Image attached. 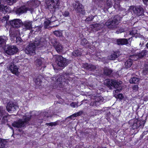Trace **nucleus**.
I'll use <instances>...</instances> for the list:
<instances>
[{"mask_svg": "<svg viewBox=\"0 0 148 148\" xmlns=\"http://www.w3.org/2000/svg\"><path fill=\"white\" fill-rule=\"evenodd\" d=\"M18 108L17 106L14 102L10 101L8 103L6 107L7 110L10 112L11 111H14Z\"/></svg>", "mask_w": 148, "mask_h": 148, "instance_id": "9b49d317", "label": "nucleus"}, {"mask_svg": "<svg viewBox=\"0 0 148 148\" xmlns=\"http://www.w3.org/2000/svg\"><path fill=\"white\" fill-rule=\"evenodd\" d=\"M135 60H136V59L133 58ZM133 58L132 59H129L126 61L125 63V68L127 69L130 67L132 66L133 63Z\"/></svg>", "mask_w": 148, "mask_h": 148, "instance_id": "5701e85b", "label": "nucleus"}, {"mask_svg": "<svg viewBox=\"0 0 148 148\" xmlns=\"http://www.w3.org/2000/svg\"><path fill=\"white\" fill-rule=\"evenodd\" d=\"M9 17L8 16H4L3 17L2 19V22L6 21V22H7V21L8 20Z\"/></svg>", "mask_w": 148, "mask_h": 148, "instance_id": "6e6d98bb", "label": "nucleus"}, {"mask_svg": "<svg viewBox=\"0 0 148 148\" xmlns=\"http://www.w3.org/2000/svg\"><path fill=\"white\" fill-rule=\"evenodd\" d=\"M29 10V8L24 5L17 8L16 10V13L17 14L20 15L23 13H26L27 11Z\"/></svg>", "mask_w": 148, "mask_h": 148, "instance_id": "2eb2a0df", "label": "nucleus"}, {"mask_svg": "<svg viewBox=\"0 0 148 148\" xmlns=\"http://www.w3.org/2000/svg\"><path fill=\"white\" fill-rule=\"evenodd\" d=\"M119 17L118 15L112 17L110 19H109L105 23V25L108 28L113 29L116 27V26L119 23L118 20Z\"/></svg>", "mask_w": 148, "mask_h": 148, "instance_id": "20e7f679", "label": "nucleus"}, {"mask_svg": "<svg viewBox=\"0 0 148 148\" xmlns=\"http://www.w3.org/2000/svg\"><path fill=\"white\" fill-rule=\"evenodd\" d=\"M14 62L13 63L10 64L9 66V69L13 73L16 75L18 74V67L16 65H15Z\"/></svg>", "mask_w": 148, "mask_h": 148, "instance_id": "a211bd4d", "label": "nucleus"}, {"mask_svg": "<svg viewBox=\"0 0 148 148\" xmlns=\"http://www.w3.org/2000/svg\"><path fill=\"white\" fill-rule=\"evenodd\" d=\"M117 97L118 99H122L124 98V96L122 94H119L117 95Z\"/></svg>", "mask_w": 148, "mask_h": 148, "instance_id": "5fc2aeb1", "label": "nucleus"}, {"mask_svg": "<svg viewBox=\"0 0 148 148\" xmlns=\"http://www.w3.org/2000/svg\"><path fill=\"white\" fill-rule=\"evenodd\" d=\"M10 23L13 27L18 28L21 25L22 21L19 19H16L11 21Z\"/></svg>", "mask_w": 148, "mask_h": 148, "instance_id": "f8f14e48", "label": "nucleus"}, {"mask_svg": "<svg viewBox=\"0 0 148 148\" xmlns=\"http://www.w3.org/2000/svg\"><path fill=\"white\" fill-rule=\"evenodd\" d=\"M59 123L60 121H57L53 122L47 123L46 124V125H47L50 126H56L57 125H59Z\"/></svg>", "mask_w": 148, "mask_h": 148, "instance_id": "7c9ffc66", "label": "nucleus"}, {"mask_svg": "<svg viewBox=\"0 0 148 148\" xmlns=\"http://www.w3.org/2000/svg\"><path fill=\"white\" fill-rule=\"evenodd\" d=\"M42 64V61L40 59H38L35 61V64L37 66H40Z\"/></svg>", "mask_w": 148, "mask_h": 148, "instance_id": "49530a36", "label": "nucleus"}, {"mask_svg": "<svg viewBox=\"0 0 148 148\" xmlns=\"http://www.w3.org/2000/svg\"><path fill=\"white\" fill-rule=\"evenodd\" d=\"M139 81V79L136 77H132L130 80V82L131 84H137Z\"/></svg>", "mask_w": 148, "mask_h": 148, "instance_id": "c85d7f7f", "label": "nucleus"}, {"mask_svg": "<svg viewBox=\"0 0 148 148\" xmlns=\"http://www.w3.org/2000/svg\"><path fill=\"white\" fill-rule=\"evenodd\" d=\"M51 4L48 6L50 9H53V11L55 12V9L58 8L59 4V0H51Z\"/></svg>", "mask_w": 148, "mask_h": 148, "instance_id": "dca6fc26", "label": "nucleus"}, {"mask_svg": "<svg viewBox=\"0 0 148 148\" xmlns=\"http://www.w3.org/2000/svg\"><path fill=\"white\" fill-rule=\"evenodd\" d=\"M114 8L116 10H119L121 9L120 5L119 3V2H115L114 5Z\"/></svg>", "mask_w": 148, "mask_h": 148, "instance_id": "f704fd0d", "label": "nucleus"}, {"mask_svg": "<svg viewBox=\"0 0 148 148\" xmlns=\"http://www.w3.org/2000/svg\"><path fill=\"white\" fill-rule=\"evenodd\" d=\"M148 52V51L146 50H142L140 53H137L136 55L132 56L131 57L132 58H134L135 57H136V59L138 58H142L143 57L145 56Z\"/></svg>", "mask_w": 148, "mask_h": 148, "instance_id": "f3484780", "label": "nucleus"}, {"mask_svg": "<svg viewBox=\"0 0 148 148\" xmlns=\"http://www.w3.org/2000/svg\"><path fill=\"white\" fill-rule=\"evenodd\" d=\"M51 23L48 20L47 21H46L45 23L44 27L46 28H48L49 25Z\"/></svg>", "mask_w": 148, "mask_h": 148, "instance_id": "603ef678", "label": "nucleus"}, {"mask_svg": "<svg viewBox=\"0 0 148 148\" xmlns=\"http://www.w3.org/2000/svg\"><path fill=\"white\" fill-rule=\"evenodd\" d=\"M9 9H8V7L6 6H4L3 8H2L1 9V11H0V12H2V13L5 14V13H6L7 12H8V10Z\"/></svg>", "mask_w": 148, "mask_h": 148, "instance_id": "c03bdc74", "label": "nucleus"}, {"mask_svg": "<svg viewBox=\"0 0 148 148\" xmlns=\"http://www.w3.org/2000/svg\"><path fill=\"white\" fill-rule=\"evenodd\" d=\"M83 66L84 68L90 71H94L96 68L95 66L91 64H88V63L84 64Z\"/></svg>", "mask_w": 148, "mask_h": 148, "instance_id": "6ab92c4d", "label": "nucleus"}, {"mask_svg": "<svg viewBox=\"0 0 148 148\" xmlns=\"http://www.w3.org/2000/svg\"><path fill=\"white\" fill-rule=\"evenodd\" d=\"M47 42L42 38L37 37L33 43H29L25 50V53L30 55H34L36 48H40L41 49L48 50Z\"/></svg>", "mask_w": 148, "mask_h": 148, "instance_id": "f257e3e1", "label": "nucleus"}, {"mask_svg": "<svg viewBox=\"0 0 148 148\" xmlns=\"http://www.w3.org/2000/svg\"><path fill=\"white\" fill-rule=\"evenodd\" d=\"M143 1L145 4L148 5V0H143Z\"/></svg>", "mask_w": 148, "mask_h": 148, "instance_id": "bf43d9fd", "label": "nucleus"}, {"mask_svg": "<svg viewBox=\"0 0 148 148\" xmlns=\"http://www.w3.org/2000/svg\"><path fill=\"white\" fill-rule=\"evenodd\" d=\"M90 106H95V104H93V102H91L90 104Z\"/></svg>", "mask_w": 148, "mask_h": 148, "instance_id": "338daca9", "label": "nucleus"}, {"mask_svg": "<svg viewBox=\"0 0 148 148\" xmlns=\"http://www.w3.org/2000/svg\"><path fill=\"white\" fill-rule=\"evenodd\" d=\"M95 16H93L92 15H90L88 17L86 18L85 21H92Z\"/></svg>", "mask_w": 148, "mask_h": 148, "instance_id": "4c0bfd02", "label": "nucleus"}, {"mask_svg": "<svg viewBox=\"0 0 148 148\" xmlns=\"http://www.w3.org/2000/svg\"><path fill=\"white\" fill-rule=\"evenodd\" d=\"M112 72V70L111 69L108 68H105L104 70V74L106 75H110Z\"/></svg>", "mask_w": 148, "mask_h": 148, "instance_id": "cd10ccee", "label": "nucleus"}, {"mask_svg": "<svg viewBox=\"0 0 148 148\" xmlns=\"http://www.w3.org/2000/svg\"><path fill=\"white\" fill-rule=\"evenodd\" d=\"M106 5L108 8H110L113 5L112 2L111 1L108 0L106 2Z\"/></svg>", "mask_w": 148, "mask_h": 148, "instance_id": "de8ad7c7", "label": "nucleus"}, {"mask_svg": "<svg viewBox=\"0 0 148 148\" xmlns=\"http://www.w3.org/2000/svg\"><path fill=\"white\" fill-rule=\"evenodd\" d=\"M121 0H114V2H118V1H119Z\"/></svg>", "mask_w": 148, "mask_h": 148, "instance_id": "69168bd1", "label": "nucleus"}, {"mask_svg": "<svg viewBox=\"0 0 148 148\" xmlns=\"http://www.w3.org/2000/svg\"><path fill=\"white\" fill-rule=\"evenodd\" d=\"M50 42L51 43L52 45L54 47L58 44H59V42H58L56 38H51L50 39Z\"/></svg>", "mask_w": 148, "mask_h": 148, "instance_id": "473e14b6", "label": "nucleus"}, {"mask_svg": "<svg viewBox=\"0 0 148 148\" xmlns=\"http://www.w3.org/2000/svg\"><path fill=\"white\" fill-rule=\"evenodd\" d=\"M146 47L148 49V42L147 43L146 45Z\"/></svg>", "mask_w": 148, "mask_h": 148, "instance_id": "774afa93", "label": "nucleus"}, {"mask_svg": "<svg viewBox=\"0 0 148 148\" xmlns=\"http://www.w3.org/2000/svg\"><path fill=\"white\" fill-rule=\"evenodd\" d=\"M14 38L16 39V42L17 43H20L21 41V38L20 37H17L16 36Z\"/></svg>", "mask_w": 148, "mask_h": 148, "instance_id": "864d4df0", "label": "nucleus"}, {"mask_svg": "<svg viewBox=\"0 0 148 148\" xmlns=\"http://www.w3.org/2000/svg\"><path fill=\"white\" fill-rule=\"evenodd\" d=\"M91 28L93 31H97L99 30L101 28V25L98 24H95L91 26Z\"/></svg>", "mask_w": 148, "mask_h": 148, "instance_id": "393cba45", "label": "nucleus"}, {"mask_svg": "<svg viewBox=\"0 0 148 148\" xmlns=\"http://www.w3.org/2000/svg\"><path fill=\"white\" fill-rule=\"evenodd\" d=\"M89 44L88 41L85 38L83 39L81 42V45L85 46Z\"/></svg>", "mask_w": 148, "mask_h": 148, "instance_id": "ea45409f", "label": "nucleus"}, {"mask_svg": "<svg viewBox=\"0 0 148 148\" xmlns=\"http://www.w3.org/2000/svg\"><path fill=\"white\" fill-rule=\"evenodd\" d=\"M119 32V33L124 32V29L123 28H121L120 29Z\"/></svg>", "mask_w": 148, "mask_h": 148, "instance_id": "052dcab7", "label": "nucleus"}, {"mask_svg": "<svg viewBox=\"0 0 148 148\" xmlns=\"http://www.w3.org/2000/svg\"><path fill=\"white\" fill-rule=\"evenodd\" d=\"M31 117V115L23 116L22 119H19L17 121L13 123L12 125L17 128L24 127L27 124H29Z\"/></svg>", "mask_w": 148, "mask_h": 148, "instance_id": "7ed1b4c3", "label": "nucleus"}, {"mask_svg": "<svg viewBox=\"0 0 148 148\" xmlns=\"http://www.w3.org/2000/svg\"><path fill=\"white\" fill-rule=\"evenodd\" d=\"M143 44H144V43L143 42L142 43H141V42H140L139 44V45L140 46V47H141L143 45Z\"/></svg>", "mask_w": 148, "mask_h": 148, "instance_id": "0e129e2a", "label": "nucleus"}, {"mask_svg": "<svg viewBox=\"0 0 148 148\" xmlns=\"http://www.w3.org/2000/svg\"><path fill=\"white\" fill-rule=\"evenodd\" d=\"M43 79V78L42 76L40 75L38 76L36 78H34L33 80L36 85L40 86L42 81Z\"/></svg>", "mask_w": 148, "mask_h": 148, "instance_id": "aec40b11", "label": "nucleus"}, {"mask_svg": "<svg viewBox=\"0 0 148 148\" xmlns=\"http://www.w3.org/2000/svg\"><path fill=\"white\" fill-rule=\"evenodd\" d=\"M54 47L56 51L58 53L62 51L63 49L62 46L59 42V44H58Z\"/></svg>", "mask_w": 148, "mask_h": 148, "instance_id": "a878e982", "label": "nucleus"}, {"mask_svg": "<svg viewBox=\"0 0 148 148\" xmlns=\"http://www.w3.org/2000/svg\"><path fill=\"white\" fill-rule=\"evenodd\" d=\"M2 117V119L1 121V124H5L7 123L8 121V116L5 115H3Z\"/></svg>", "mask_w": 148, "mask_h": 148, "instance_id": "2f4dec72", "label": "nucleus"}, {"mask_svg": "<svg viewBox=\"0 0 148 148\" xmlns=\"http://www.w3.org/2000/svg\"><path fill=\"white\" fill-rule=\"evenodd\" d=\"M132 37L129 38L128 39L126 38H120L116 40L117 44L119 45H126L128 43V41L132 40Z\"/></svg>", "mask_w": 148, "mask_h": 148, "instance_id": "4468645a", "label": "nucleus"}, {"mask_svg": "<svg viewBox=\"0 0 148 148\" xmlns=\"http://www.w3.org/2000/svg\"><path fill=\"white\" fill-rule=\"evenodd\" d=\"M122 83L121 81H118L112 79H107L105 81L104 84L110 89L112 88L113 87L115 88H117L120 86Z\"/></svg>", "mask_w": 148, "mask_h": 148, "instance_id": "423d86ee", "label": "nucleus"}, {"mask_svg": "<svg viewBox=\"0 0 148 148\" xmlns=\"http://www.w3.org/2000/svg\"><path fill=\"white\" fill-rule=\"evenodd\" d=\"M121 90V89H120V90L119 89H116V90H115V91H114L115 92V93H116V92H119L120 90Z\"/></svg>", "mask_w": 148, "mask_h": 148, "instance_id": "680f3d73", "label": "nucleus"}, {"mask_svg": "<svg viewBox=\"0 0 148 148\" xmlns=\"http://www.w3.org/2000/svg\"><path fill=\"white\" fill-rule=\"evenodd\" d=\"M42 26H36L34 28L33 30L31 31V32H33L34 31L35 32H38L40 31L41 29Z\"/></svg>", "mask_w": 148, "mask_h": 148, "instance_id": "e433bc0d", "label": "nucleus"}, {"mask_svg": "<svg viewBox=\"0 0 148 148\" xmlns=\"http://www.w3.org/2000/svg\"><path fill=\"white\" fill-rule=\"evenodd\" d=\"M83 113V112L82 111H80L79 112H77V113H75L72 115H71L67 118H66L65 120L69 118H72V117H76L78 116H79L82 115Z\"/></svg>", "mask_w": 148, "mask_h": 148, "instance_id": "bb28decb", "label": "nucleus"}, {"mask_svg": "<svg viewBox=\"0 0 148 148\" xmlns=\"http://www.w3.org/2000/svg\"><path fill=\"white\" fill-rule=\"evenodd\" d=\"M48 21L51 23L56 21V17L53 16H52L51 18H48Z\"/></svg>", "mask_w": 148, "mask_h": 148, "instance_id": "a18cd8bd", "label": "nucleus"}, {"mask_svg": "<svg viewBox=\"0 0 148 148\" xmlns=\"http://www.w3.org/2000/svg\"><path fill=\"white\" fill-rule=\"evenodd\" d=\"M145 123V121H144L139 120L135 119L133 122V124L132 126V128L134 130L137 129L139 128H143Z\"/></svg>", "mask_w": 148, "mask_h": 148, "instance_id": "9d476101", "label": "nucleus"}, {"mask_svg": "<svg viewBox=\"0 0 148 148\" xmlns=\"http://www.w3.org/2000/svg\"><path fill=\"white\" fill-rule=\"evenodd\" d=\"M32 21H30L24 22L22 23L23 29L25 31L27 30H30L32 29Z\"/></svg>", "mask_w": 148, "mask_h": 148, "instance_id": "ddd939ff", "label": "nucleus"}, {"mask_svg": "<svg viewBox=\"0 0 148 148\" xmlns=\"http://www.w3.org/2000/svg\"><path fill=\"white\" fill-rule=\"evenodd\" d=\"M70 105L73 108L77 107H78V103L73 102L70 104Z\"/></svg>", "mask_w": 148, "mask_h": 148, "instance_id": "09e8293b", "label": "nucleus"}, {"mask_svg": "<svg viewBox=\"0 0 148 148\" xmlns=\"http://www.w3.org/2000/svg\"><path fill=\"white\" fill-rule=\"evenodd\" d=\"M54 34L57 36H61L62 35V31L61 30L55 31L53 32Z\"/></svg>", "mask_w": 148, "mask_h": 148, "instance_id": "72a5a7b5", "label": "nucleus"}, {"mask_svg": "<svg viewBox=\"0 0 148 148\" xmlns=\"http://www.w3.org/2000/svg\"><path fill=\"white\" fill-rule=\"evenodd\" d=\"M101 102V100L99 99L98 97L96 98L95 101L93 102V104H95V106H97L99 105Z\"/></svg>", "mask_w": 148, "mask_h": 148, "instance_id": "c9c22d12", "label": "nucleus"}, {"mask_svg": "<svg viewBox=\"0 0 148 148\" xmlns=\"http://www.w3.org/2000/svg\"><path fill=\"white\" fill-rule=\"evenodd\" d=\"M1 0H0V11L1 10V9L2 8V5H1ZM1 14V13H0Z\"/></svg>", "mask_w": 148, "mask_h": 148, "instance_id": "e2e57ef3", "label": "nucleus"}, {"mask_svg": "<svg viewBox=\"0 0 148 148\" xmlns=\"http://www.w3.org/2000/svg\"><path fill=\"white\" fill-rule=\"evenodd\" d=\"M39 2L37 0H32L30 2H27L28 5L31 7H36L38 5Z\"/></svg>", "mask_w": 148, "mask_h": 148, "instance_id": "412c9836", "label": "nucleus"}, {"mask_svg": "<svg viewBox=\"0 0 148 148\" xmlns=\"http://www.w3.org/2000/svg\"><path fill=\"white\" fill-rule=\"evenodd\" d=\"M130 34L134 36L137 34L138 31L134 29H132V31H130Z\"/></svg>", "mask_w": 148, "mask_h": 148, "instance_id": "37998d69", "label": "nucleus"}, {"mask_svg": "<svg viewBox=\"0 0 148 148\" xmlns=\"http://www.w3.org/2000/svg\"><path fill=\"white\" fill-rule=\"evenodd\" d=\"M41 115H42V116H44V117H48L49 116L48 115V113L47 112H43V113L41 114Z\"/></svg>", "mask_w": 148, "mask_h": 148, "instance_id": "13d9d810", "label": "nucleus"}, {"mask_svg": "<svg viewBox=\"0 0 148 148\" xmlns=\"http://www.w3.org/2000/svg\"><path fill=\"white\" fill-rule=\"evenodd\" d=\"M130 9L136 16H142L144 15L143 8L141 5L131 6L130 7Z\"/></svg>", "mask_w": 148, "mask_h": 148, "instance_id": "39448f33", "label": "nucleus"}, {"mask_svg": "<svg viewBox=\"0 0 148 148\" xmlns=\"http://www.w3.org/2000/svg\"><path fill=\"white\" fill-rule=\"evenodd\" d=\"M5 141L0 138V148H4L5 147Z\"/></svg>", "mask_w": 148, "mask_h": 148, "instance_id": "a19ab883", "label": "nucleus"}, {"mask_svg": "<svg viewBox=\"0 0 148 148\" xmlns=\"http://www.w3.org/2000/svg\"><path fill=\"white\" fill-rule=\"evenodd\" d=\"M148 71V69L147 68H145L143 70V73L144 75H146Z\"/></svg>", "mask_w": 148, "mask_h": 148, "instance_id": "4d7b16f0", "label": "nucleus"}, {"mask_svg": "<svg viewBox=\"0 0 148 148\" xmlns=\"http://www.w3.org/2000/svg\"><path fill=\"white\" fill-rule=\"evenodd\" d=\"M5 51L8 55H13L17 53L18 51V48L15 46H10L5 48Z\"/></svg>", "mask_w": 148, "mask_h": 148, "instance_id": "1a4fd4ad", "label": "nucleus"}, {"mask_svg": "<svg viewBox=\"0 0 148 148\" xmlns=\"http://www.w3.org/2000/svg\"><path fill=\"white\" fill-rule=\"evenodd\" d=\"M82 54V52L79 50H75L72 53V55L75 57L80 56Z\"/></svg>", "mask_w": 148, "mask_h": 148, "instance_id": "c756f323", "label": "nucleus"}, {"mask_svg": "<svg viewBox=\"0 0 148 148\" xmlns=\"http://www.w3.org/2000/svg\"><path fill=\"white\" fill-rule=\"evenodd\" d=\"M56 62L58 66L62 68L65 67L68 64L66 59L60 55L56 56Z\"/></svg>", "mask_w": 148, "mask_h": 148, "instance_id": "0eeeda50", "label": "nucleus"}, {"mask_svg": "<svg viewBox=\"0 0 148 148\" xmlns=\"http://www.w3.org/2000/svg\"><path fill=\"white\" fill-rule=\"evenodd\" d=\"M8 40L7 37L5 36H0V47L4 46L5 41Z\"/></svg>", "mask_w": 148, "mask_h": 148, "instance_id": "4be33fe9", "label": "nucleus"}, {"mask_svg": "<svg viewBox=\"0 0 148 148\" xmlns=\"http://www.w3.org/2000/svg\"><path fill=\"white\" fill-rule=\"evenodd\" d=\"M72 5L77 12L83 15L85 14V12L84 9V7L79 1H75L74 2Z\"/></svg>", "mask_w": 148, "mask_h": 148, "instance_id": "6e6552de", "label": "nucleus"}, {"mask_svg": "<svg viewBox=\"0 0 148 148\" xmlns=\"http://www.w3.org/2000/svg\"><path fill=\"white\" fill-rule=\"evenodd\" d=\"M15 32V31L11 29H10L9 32L10 36L11 37L15 38L16 37Z\"/></svg>", "mask_w": 148, "mask_h": 148, "instance_id": "79ce46f5", "label": "nucleus"}, {"mask_svg": "<svg viewBox=\"0 0 148 148\" xmlns=\"http://www.w3.org/2000/svg\"><path fill=\"white\" fill-rule=\"evenodd\" d=\"M62 15L64 17L69 16V13L67 11H65L62 12Z\"/></svg>", "mask_w": 148, "mask_h": 148, "instance_id": "8fccbe9b", "label": "nucleus"}, {"mask_svg": "<svg viewBox=\"0 0 148 148\" xmlns=\"http://www.w3.org/2000/svg\"><path fill=\"white\" fill-rule=\"evenodd\" d=\"M139 87L137 85H134L133 88L132 89L134 92H136L138 90Z\"/></svg>", "mask_w": 148, "mask_h": 148, "instance_id": "3c124183", "label": "nucleus"}, {"mask_svg": "<svg viewBox=\"0 0 148 148\" xmlns=\"http://www.w3.org/2000/svg\"><path fill=\"white\" fill-rule=\"evenodd\" d=\"M5 111L2 107H0V116H1V118L3 115H5Z\"/></svg>", "mask_w": 148, "mask_h": 148, "instance_id": "58836bf2", "label": "nucleus"}, {"mask_svg": "<svg viewBox=\"0 0 148 148\" xmlns=\"http://www.w3.org/2000/svg\"><path fill=\"white\" fill-rule=\"evenodd\" d=\"M71 74L66 73L63 74L59 75L58 77L56 84L58 85L60 87H63L67 84V80H70V78H71Z\"/></svg>", "mask_w": 148, "mask_h": 148, "instance_id": "f03ea898", "label": "nucleus"}, {"mask_svg": "<svg viewBox=\"0 0 148 148\" xmlns=\"http://www.w3.org/2000/svg\"><path fill=\"white\" fill-rule=\"evenodd\" d=\"M119 56V53L118 52H114L110 56L108 57V59L110 60H114L117 58Z\"/></svg>", "mask_w": 148, "mask_h": 148, "instance_id": "b1692460", "label": "nucleus"}]
</instances>
